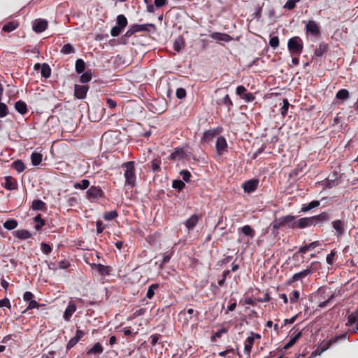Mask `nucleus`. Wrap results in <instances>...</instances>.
I'll list each match as a JSON object with an SVG mask.
<instances>
[{"label":"nucleus","mask_w":358,"mask_h":358,"mask_svg":"<svg viewBox=\"0 0 358 358\" xmlns=\"http://www.w3.org/2000/svg\"><path fill=\"white\" fill-rule=\"evenodd\" d=\"M295 216L288 215L275 219L271 224L273 232L286 227L294 229Z\"/></svg>","instance_id":"obj_1"},{"label":"nucleus","mask_w":358,"mask_h":358,"mask_svg":"<svg viewBox=\"0 0 358 358\" xmlns=\"http://www.w3.org/2000/svg\"><path fill=\"white\" fill-rule=\"evenodd\" d=\"M122 166L126 168L124 176L125 178V184L131 188L134 187L136 185V173H135V163L130 161L122 164Z\"/></svg>","instance_id":"obj_2"},{"label":"nucleus","mask_w":358,"mask_h":358,"mask_svg":"<svg viewBox=\"0 0 358 358\" xmlns=\"http://www.w3.org/2000/svg\"><path fill=\"white\" fill-rule=\"evenodd\" d=\"M287 48L292 55L300 56L303 50L302 39L299 36L290 38L287 42Z\"/></svg>","instance_id":"obj_3"},{"label":"nucleus","mask_w":358,"mask_h":358,"mask_svg":"<svg viewBox=\"0 0 358 358\" xmlns=\"http://www.w3.org/2000/svg\"><path fill=\"white\" fill-rule=\"evenodd\" d=\"M149 27L152 28L154 30L156 29L155 25L152 23L144 24H131L129 27V29L126 31V33L123 35V36L122 37V39L129 38L137 32H141V31L149 32L150 31Z\"/></svg>","instance_id":"obj_4"},{"label":"nucleus","mask_w":358,"mask_h":358,"mask_svg":"<svg viewBox=\"0 0 358 358\" xmlns=\"http://www.w3.org/2000/svg\"><path fill=\"white\" fill-rule=\"evenodd\" d=\"M105 197V193L100 186H91L86 192V199L91 203L96 202Z\"/></svg>","instance_id":"obj_5"},{"label":"nucleus","mask_w":358,"mask_h":358,"mask_svg":"<svg viewBox=\"0 0 358 358\" xmlns=\"http://www.w3.org/2000/svg\"><path fill=\"white\" fill-rule=\"evenodd\" d=\"M347 338V334H341L338 336H334L331 338L330 340H329L327 342L323 341L320 345L321 351H326L328 350L333 344L337 343L340 340H345Z\"/></svg>","instance_id":"obj_6"},{"label":"nucleus","mask_w":358,"mask_h":358,"mask_svg":"<svg viewBox=\"0 0 358 358\" xmlns=\"http://www.w3.org/2000/svg\"><path fill=\"white\" fill-rule=\"evenodd\" d=\"M228 144L226 141V138L220 136L217 137L216 143H215V149L216 152L218 155H222L224 152L227 151Z\"/></svg>","instance_id":"obj_7"},{"label":"nucleus","mask_w":358,"mask_h":358,"mask_svg":"<svg viewBox=\"0 0 358 358\" xmlns=\"http://www.w3.org/2000/svg\"><path fill=\"white\" fill-rule=\"evenodd\" d=\"M222 131V127H217L213 129H209L203 133L201 141L206 143L211 141L217 135L220 134Z\"/></svg>","instance_id":"obj_8"},{"label":"nucleus","mask_w":358,"mask_h":358,"mask_svg":"<svg viewBox=\"0 0 358 358\" xmlns=\"http://www.w3.org/2000/svg\"><path fill=\"white\" fill-rule=\"evenodd\" d=\"M306 32L314 36H319L320 34V29L318 24L314 20H309L306 24Z\"/></svg>","instance_id":"obj_9"},{"label":"nucleus","mask_w":358,"mask_h":358,"mask_svg":"<svg viewBox=\"0 0 358 358\" xmlns=\"http://www.w3.org/2000/svg\"><path fill=\"white\" fill-rule=\"evenodd\" d=\"M48 25L46 20L38 18L35 20L32 24V29L36 33H41L44 31Z\"/></svg>","instance_id":"obj_10"},{"label":"nucleus","mask_w":358,"mask_h":358,"mask_svg":"<svg viewBox=\"0 0 358 358\" xmlns=\"http://www.w3.org/2000/svg\"><path fill=\"white\" fill-rule=\"evenodd\" d=\"M259 182L258 179L248 180L243 183L242 187L245 192L251 193L257 189Z\"/></svg>","instance_id":"obj_11"},{"label":"nucleus","mask_w":358,"mask_h":358,"mask_svg":"<svg viewBox=\"0 0 358 358\" xmlns=\"http://www.w3.org/2000/svg\"><path fill=\"white\" fill-rule=\"evenodd\" d=\"M331 224H332L333 228L336 231L335 236L337 238L341 237V236H343L345 234V224L344 221L341 220H336L333 221Z\"/></svg>","instance_id":"obj_12"},{"label":"nucleus","mask_w":358,"mask_h":358,"mask_svg":"<svg viewBox=\"0 0 358 358\" xmlns=\"http://www.w3.org/2000/svg\"><path fill=\"white\" fill-rule=\"evenodd\" d=\"M201 214H194L185 222V226L189 231L192 230L196 227L199 221L201 220Z\"/></svg>","instance_id":"obj_13"},{"label":"nucleus","mask_w":358,"mask_h":358,"mask_svg":"<svg viewBox=\"0 0 358 358\" xmlns=\"http://www.w3.org/2000/svg\"><path fill=\"white\" fill-rule=\"evenodd\" d=\"M294 229H304L314 225L311 217L295 219Z\"/></svg>","instance_id":"obj_14"},{"label":"nucleus","mask_w":358,"mask_h":358,"mask_svg":"<svg viewBox=\"0 0 358 358\" xmlns=\"http://www.w3.org/2000/svg\"><path fill=\"white\" fill-rule=\"evenodd\" d=\"M311 218L313 223H314L313 226H316L328 222L330 220V215L329 213L324 211L319 215L312 216Z\"/></svg>","instance_id":"obj_15"},{"label":"nucleus","mask_w":358,"mask_h":358,"mask_svg":"<svg viewBox=\"0 0 358 358\" xmlns=\"http://www.w3.org/2000/svg\"><path fill=\"white\" fill-rule=\"evenodd\" d=\"M311 274V271L309 269H304L299 273L294 274L289 279L287 280V284L291 285L292 283L302 280L306 276Z\"/></svg>","instance_id":"obj_16"},{"label":"nucleus","mask_w":358,"mask_h":358,"mask_svg":"<svg viewBox=\"0 0 358 358\" xmlns=\"http://www.w3.org/2000/svg\"><path fill=\"white\" fill-rule=\"evenodd\" d=\"M5 182L2 183V186L8 190H15L17 189L18 185L17 180L12 176H6L4 178Z\"/></svg>","instance_id":"obj_17"},{"label":"nucleus","mask_w":358,"mask_h":358,"mask_svg":"<svg viewBox=\"0 0 358 358\" xmlns=\"http://www.w3.org/2000/svg\"><path fill=\"white\" fill-rule=\"evenodd\" d=\"M89 87L87 85H75L74 96L79 99L85 98Z\"/></svg>","instance_id":"obj_18"},{"label":"nucleus","mask_w":358,"mask_h":358,"mask_svg":"<svg viewBox=\"0 0 358 358\" xmlns=\"http://www.w3.org/2000/svg\"><path fill=\"white\" fill-rule=\"evenodd\" d=\"M216 104L218 106H224L227 108L228 111H231L234 103L228 94H224L222 97L216 100Z\"/></svg>","instance_id":"obj_19"},{"label":"nucleus","mask_w":358,"mask_h":358,"mask_svg":"<svg viewBox=\"0 0 358 358\" xmlns=\"http://www.w3.org/2000/svg\"><path fill=\"white\" fill-rule=\"evenodd\" d=\"M85 332L82 330L78 329L75 336L72 337L66 345V350H69L74 347L79 341L85 336Z\"/></svg>","instance_id":"obj_20"},{"label":"nucleus","mask_w":358,"mask_h":358,"mask_svg":"<svg viewBox=\"0 0 358 358\" xmlns=\"http://www.w3.org/2000/svg\"><path fill=\"white\" fill-rule=\"evenodd\" d=\"M210 37L212 39L224 42H229L233 40V38L230 35L220 32H213L210 34Z\"/></svg>","instance_id":"obj_21"},{"label":"nucleus","mask_w":358,"mask_h":358,"mask_svg":"<svg viewBox=\"0 0 358 358\" xmlns=\"http://www.w3.org/2000/svg\"><path fill=\"white\" fill-rule=\"evenodd\" d=\"M302 336V333L301 331H299V329H296L293 334L292 335L291 338L289 341L285 345L284 349L288 350L292 346H293L299 340V338Z\"/></svg>","instance_id":"obj_22"},{"label":"nucleus","mask_w":358,"mask_h":358,"mask_svg":"<svg viewBox=\"0 0 358 358\" xmlns=\"http://www.w3.org/2000/svg\"><path fill=\"white\" fill-rule=\"evenodd\" d=\"M92 268H96L99 273L101 275H109L111 272V267L109 266H105L101 264H94L92 266Z\"/></svg>","instance_id":"obj_23"},{"label":"nucleus","mask_w":358,"mask_h":358,"mask_svg":"<svg viewBox=\"0 0 358 358\" xmlns=\"http://www.w3.org/2000/svg\"><path fill=\"white\" fill-rule=\"evenodd\" d=\"M76 308H77L75 303L69 302L64 313V319L67 322L69 321L72 315L76 312Z\"/></svg>","instance_id":"obj_24"},{"label":"nucleus","mask_w":358,"mask_h":358,"mask_svg":"<svg viewBox=\"0 0 358 358\" xmlns=\"http://www.w3.org/2000/svg\"><path fill=\"white\" fill-rule=\"evenodd\" d=\"M254 345V337H248L245 341L244 353L245 358H250V352Z\"/></svg>","instance_id":"obj_25"},{"label":"nucleus","mask_w":358,"mask_h":358,"mask_svg":"<svg viewBox=\"0 0 358 358\" xmlns=\"http://www.w3.org/2000/svg\"><path fill=\"white\" fill-rule=\"evenodd\" d=\"M357 323L356 331H358V308L355 310V312L350 313L348 317V322L346 323L347 326H352V324Z\"/></svg>","instance_id":"obj_26"},{"label":"nucleus","mask_w":358,"mask_h":358,"mask_svg":"<svg viewBox=\"0 0 358 358\" xmlns=\"http://www.w3.org/2000/svg\"><path fill=\"white\" fill-rule=\"evenodd\" d=\"M187 313L189 315L188 317H185V320L186 323L189 322V320H192L194 317L197 318L199 315V312L197 310H194L193 308H188L187 310H182L180 312L179 315H185Z\"/></svg>","instance_id":"obj_27"},{"label":"nucleus","mask_w":358,"mask_h":358,"mask_svg":"<svg viewBox=\"0 0 358 358\" xmlns=\"http://www.w3.org/2000/svg\"><path fill=\"white\" fill-rule=\"evenodd\" d=\"M103 352V348L100 343H96L90 349L87 351V355H99Z\"/></svg>","instance_id":"obj_28"},{"label":"nucleus","mask_w":358,"mask_h":358,"mask_svg":"<svg viewBox=\"0 0 358 358\" xmlns=\"http://www.w3.org/2000/svg\"><path fill=\"white\" fill-rule=\"evenodd\" d=\"M328 48L329 46L327 43L324 42L320 43L318 47L315 50V55L318 57L323 56V55L327 52Z\"/></svg>","instance_id":"obj_29"},{"label":"nucleus","mask_w":358,"mask_h":358,"mask_svg":"<svg viewBox=\"0 0 358 358\" xmlns=\"http://www.w3.org/2000/svg\"><path fill=\"white\" fill-rule=\"evenodd\" d=\"M15 108L21 115H25L28 112L26 103L22 100H19L15 103Z\"/></svg>","instance_id":"obj_30"},{"label":"nucleus","mask_w":358,"mask_h":358,"mask_svg":"<svg viewBox=\"0 0 358 358\" xmlns=\"http://www.w3.org/2000/svg\"><path fill=\"white\" fill-rule=\"evenodd\" d=\"M320 204V201L317 200L312 201L308 203H304L301 206V211L303 213H306L315 208L318 207Z\"/></svg>","instance_id":"obj_31"},{"label":"nucleus","mask_w":358,"mask_h":358,"mask_svg":"<svg viewBox=\"0 0 358 358\" xmlns=\"http://www.w3.org/2000/svg\"><path fill=\"white\" fill-rule=\"evenodd\" d=\"M162 160L159 157H157L152 160L150 162V169L154 173H157L161 171Z\"/></svg>","instance_id":"obj_32"},{"label":"nucleus","mask_w":358,"mask_h":358,"mask_svg":"<svg viewBox=\"0 0 358 358\" xmlns=\"http://www.w3.org/2000/svg\"><path fill=\"white\" fill-rule=\"evenodd\" d=\"M14 236L20 240H25L31 238V234L27 230L20 229L14 231Z\"/></svg>","instance_id":"obj_33"},{"label":"nucleus","mask_w":358,"mask_h":358,"mask_svg":"<svg viewBox=\"0 0 358 358\" xmlns=\"http://www.w3.org/2000/svg\"><path fill=\"white\" fill-rule=\"evenodd\" d=\"M238 230L245 236H248L251 238H254L255 236V231L250 225H244Z\"/></svg>","instance_id":"obj_34"},{"label":"nucleus","mask_w":358,"mask_h":358,"mask_svg":"<svg viewBox=\"0 0 358 358\" xmlns=\"http://www.w3.org/2000/svg\"><path fill=\"white\" fill-rule=\"evenodd\" d=\"M31 208L34 210H45V203L40 199L34 200L31 204Z\"/></svg>","instance_id":"obj_35"},{"label":"nucleus","mask_w":358,"mask_h":358,"mask_svg":"<svg viewBox=\"0 0 358 358\" xmlns=\"http://www.w3.org/2000/svg\"><path fill=\"white\" fill-rule=\"evenodd\" d=\"M43 155L40 152H33L31 155V164L34 166L39 165L42 162Z\"/></svg>","instance_id":"obj_36"},{"label":"nucleus","mask_w":358,"mask_h":358,"mask_svg":"<svg viewBox=\"0 0 358 358\" xmlns=\"http://www.w3.org/2000/svg\"><path fill=\"white\" fill-rule=\"evenodd\" d=\"M11 168L14 169L18 173H21L25 169L26 166L22 160L17 159L12 163Z\"/></svg>","instance_id":"obj_37"},{"label":"nucleus","mask_w":358,"mask_h":358,"mask_svg":"<svg viewBox=\"0 0 358 358\" xmlns=\"http://www.w3.org/2000/svg\"><path fill=\"white\" fill-rule=\"evenodd\" d=\"M34 221L36 223L35 229L40 231L43 227L45 225V220L42 218L41 215L38 214L34 217Z\"/></svg>","instance_id":"obj_38"},{"label":"nucleus","mask_w":358,"mask_h":358,"mask_svg":"<svg viewBox=\"0 0 358 358\" xmlns=\"http://www.w3.org/2000/svg\"><path fill=\"white\" fill-rule=\"evenodd\" d=\"M116 24L124 29L128 24L127 17L123 14L118 15L116 19Z\"/></svg>","instance_id":"obj_39"},{"label":"nucleus","mask_w":358,"mask_h":358,"mask_svg":"<svg viewBox=\"0 0 358 358\" xmlns=\"http://www.w3.org/2000/svg\"><path fill=\"white\" fill-rule=\"evenodd\" d=\"M185 46V41L182 37H178L173 43V49L176 52H180Z\"/></svg>","instance_id":"obj_40"},{"label":"nucleus","mask_w":358,"mask_h":358,"mask_svg":"<svg viewBox=\"0 0 358 358\" xmlns=\"http://www.w3.org/2000/svg\"><path fill=\"white\" fill-rule=\"evenodd\" d=\"M18 27V23L15 22H9L3 26L2 30L4 32H11L16 29Z\"/></svg>","instance_id":"obj_41"},{"label":"nucleus","mask_w":358,"mask_h":358,"mask_svg":"<svg viewBox=\"0 0 358 358\" xmlns=\"http://www.w3.org/2000/svg\"><path fill=\"white\" fill-rule=\"evenodd\" d=\"M90 185V182L88 180L83 179L80 182L74 183L73 187L75 189H79L84 190V189H87L89 187Z\"/></svg>","instance_id":"obj_42"},{"label":"nucleus","mask_w":358,"mask_h":358,"mask_svg":"<svg viewBox=\"0 0 358 358\" xmlns=\"http://www.w3.org/2000/svg\"><path fill=\"white\" fill-rule=\"evenodd\" d=\"M41 76L43 77H44L45 78H50V75H51V69H50V66L46 63H43L41 65Z\"/></svg>","instance_id":"obj_43"},{"label":"nucleus","mask_w":358,"mask_h":358,"mask_svg":"<svg viewBox=\"0 0 358 358\" xmlns=\"http://www.w3.org/2000/svg\"><path fill=\"white\" fill-rule=\"evenodd\" d=\"M17 222L15 219H9L3 223V227L8 230H13L17 227Z\"/></svg>","instance_id":"obj_44"},{"label":"nucleus","mask_w":358,"mask_h":358,"mask_svg":"<svg viewBox=\"0 0 358 358\" xmlns=\"http://www.w3.org/2000/svg\"><path fill=\"white\" fill-rule=\"evenodd\" d=\"M118 216V213L116 210L105 212L103 214V219L107 221H110L115 219Z\"/></svg>","instance_id":"obj_45"},{"label":"nucleus","mask_w":358,"mask_h":358,"mask_svg":"<svg viewBox=\"0 0 358 358\" xmlns=\"http://www.w3.org/2000/svg\"><path fill=\"white\" fill-rule=\"evenodd\" d=\"M159 287V285L157 283H154L150 285L146 293V297L151 299L155 295V291L158 289Z\"/></svg>","instance_id":"obj_46"},{"label":"nucleus","mask_w":358,"mask_h":358,"mask_svg":"<svg viewBox=\"0 0 358 358\" xmlns=\"http://www.w3.org/2000/svg\"><path fill=\"white\" fill-rule=\"evenodd\" d=\"M60 52L64 55H69L75 52V48L71 44L66 43L62 48Z\"/></svg>","instance_id":"obj_47"},{"label":"nucleus","mask_w":358,"mask_h":358,"mask_svg":"<svg viewBox=\"0 0 358 358\" xmlns=\"http://www.w3.org/2000/svg\"><path fill=\"white\" fill-rule=\"evenodd\" d=\"M76 71L78 73H81L85 71V63L82 59H78L76 61Z\"/></svg>","instance_id":"obj_48"},{"label":"nucleus","mask_w":358,"mask_h":358,"mask_svg":"<svg viewBox=\"0 0 358 358\" xmlns=\"http://www.w3.org/2000/svg\"><path fill=\"white\" fill-rule=\"evenodd\" d=\"M350 96V94L348 90L341 89L336 93V97L338 99L345 100L348 99Z\"/></svg>","instance_id":"obj_49"},{"label":"nucleus","mask_w":358,"mask_h":358,"mask_svg":"<svg viewBox=\"0 0 358 358\" xmlns=\"http://www.w3.org/2000/svg\"><path fill=\"white\" fill-rule=\"evenodd\" d=\"M290 104L287 99L282 100V106L280 108V114L282 117H285L287 114L288 108Z\"/></svg>","instance_id":"obj_50"},{"label":"nucleus","mask_w":358,"mask_h":358,"mask_svg":"<svg viewBox=\"0 0 358 358\" xmlns=\"http://www.w3.org/2000/svg\"><path fill=\"white\" fill-rule=\"evenodd\" d=\"M184 156V151L182 149H176L173 152H172L170 155L171 159H177L182 158Z\"/></svg>","instance_id":"obj_51"},{"label":"nucleus","mask_w":358,"mask_h":358,"mask_svg":"<svg viewBox=\"0 0 358 358\" xmlns=\"http://www.w3.org/2000/svg\"><path fill=\"white\" fill-rule=\"evenodd\" d=\"M172 255H173V252H166L164 254L163 259L162 261V263L159 265V268L161 269H162L164 268V264H167L170 261Z\"/></svg>","instance_id":"obj_52"},{"label":"nucleus","mask_w":358,"mask_h":358,"mask_svg":"<svg viewBox=\"0 0 358 358\" xmlns=\"http://www.w3.org/2000/svg\"><path fill=\"white\" fill-rule=\"evenodd\" d=\"M91 79H92V73H91V71H87L81 75V76L80 78V81L82 83H87L90 82L91 80Z\"/></svg>","instance_id":"obj_53"},{"label":"nucleus","mask_w":358,"mask_h":358,"mask_svg":"<svg viewBox=\"0 0 358 358\" xmlns=\"http://www.w3.org/2000/svg\"><path fill=\"white\" fill-rule=\"evenodd\" d=\"M172 187L179 191L183 189L185 187V184L180 180H174L172 183Z\"/></svg>","instance_id":"obj_54"},{"label":"nucleus","mask_w":358,"mask_h":358,"mask_svg":"<svg viewBox=\"0 0 358 358\" xmlns=\"http://www.w3.org/2000/svg\"><path fill=\"white\" fill-rule=\"evenodd\" d=\"M229 305L227 307V310L225 313L226 314H227L229 312L234 311L237 306L236 299L235 298H230L229 300Z\"/></svg>","instance_id":"obj_55"},{"label":"nucleus","mask_w":358,"mask_h":358,"mask_svg":"<svg viewBox=\"0 0 358 358\" xmlns=\"http://www.w3.org/2000/svg\"><path fill=\"white\" fill-rule=\"evenodd\" d=\"M227 332V329L223 327L216 331L215 334L211 337V341L215 342L216 341V338H220L222 334Z\"/></svg>","instance_id":"obj_56"},{"label":"nucleus","mask_w":358,"mask_h":358,"mask_svg":"<svg viewBox=\"0 0 358 358\" xmlns=\"http://www.w3.org/2000/svg\"><path fill=\"white\" fill-rule=\"evenodd\" d=\"M124 29L120 28L117 24L112 27L110 29V34L113 37L118 36Z\"/></svg>","instance_id":"obj_57"},{"label":"nucleus","mask_w":358,"mask_h":358,"mask_svg":"<svg viewBox=\"0 0 358 358\" xmlns=\"http://www.w3.org/2000/svg\"><path fill=\"white\" fill-rule=\"evenodd\" d=\"M269 45L273 48H276L279 46V38L277 36H271L269 40Z\"/></svg>","instance_id":"obj_58"},{"label":"nucleus","mask_w":358,"mask_h":358,"mask_svg":"<svg viewBox=\"0 0 358 358\" xmlns=\"http://www.w3.org/2000/svg\"><path fill=\"white\" fill-rule=\"evenodd\" d=\"M301 0H287L285 3L284 8L288 10H292L296 6V3L299 2Z\"/></svg>","instance_id":"obj_59"},{"label":"nucleus","mask_w":358,"mask_h":358,"mask_svg":"<svg viewBox=\"0 0 358 358\" xmlns=\"http://www.w3.org/2000/svg\"><path fill=\"white\" fill-rule=\"evenodd\" d=\"M39 306H40V304L36 300L33 299L28 303V306H27V308L25 309V310L23 311V313H26L29 310H31L34 308H38Z\"/></svg>","instance_id":"obj_60"},{"label":"nucleus","mask_w":358,"mask_h":358,"mask_svg":"<svg viewBox=\"0 0 358 358\" xmlns=\"http://www.w3.org/2000/svg\"><path fill=\"white\" fill-rule=\"evenodd\" d=\"M180 176L182 177L184 181L188 182L190 181L192 176L191 173L187 170H182L180 172Z\"/></svg>","instance_id":"obj_61"},{"label":"nucleus","mask_w":358,"mask_h":358,"mask_svg":"<svg viewBox=\"0 0 358 358\" xmlns=\"http://www.w3.org/2000/svg\"><path fill=\"white\" fill-rule=\"evenodd\" d=\"M41 249L42 252L45 255H48L52 252L51 246L49 244L45 243H42L41 244Z\"/></svg>","instance_id":"obj_62"},{"label":"nucleus","mask_w":358,"mask_h":358,"mask_svg":"<svg viewBox=\"0 0 358 358\" xmlns=\"http://www.w3.org/2000/svg\"><path fill=\"white\" fill-rule=\"evenodd\" d=\"M243 99L245 100V102H252L255 99V96L251 92L245 93L243 96H241Z\"/></svg>","instance_id":"obj_63"},{"label":"nucleus","mask_w":358,"mask_h":358,"mask_svg":"<svg viewBox=\"0 0 358 358\" xmlns=\"http://www.w3.org/2000/svg\"><path fill=\"white\" fill-rule=\"evenodd\" d=\"M186 90L184 88L180 87L176 90V95L178 99H182L186 96Z\"/></svg>","instance_id":"obj_64"}]
</instances>
